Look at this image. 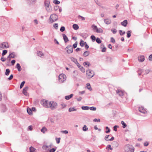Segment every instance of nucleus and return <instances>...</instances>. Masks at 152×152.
<instances>
[{"mask_svg":"<svg viewBox=\"0 0 152 152\" xmlns=\"http://www.w3.org/2000/svg\"><path fill=\"white\" fill-rule=\"evenodd\" d=\"M124 149L125 152H134V147L129 144H126L125 145Z\"/></svg>","mask_w":152,"mask_h":152,"instance_id":"obj_1","label":"nucleus"},{"mask_svg":"<svg viewBox=\"0 0 152 152\" xmlns=\"http://www.w3.org/2000/svg\"><path fill=\"white\" fill-rule=\"evenodd\" d=\"M50 102L45 99H42L41 101V104L43 107L46 108H50Z\"/></svg>","mask_w":152,"mask_h":152,"instance_id":"obj_2","label":"nucleus"},{"mask_svg":"<svg viewBox=\"0 0 152 152\" xmlns=\"http://www.w3.org/2000/svg\"><path fill=\"white\" fill-rule=\"evenodd\" d=\"M86 75L88 78H91L94 76V73L93 70L88 69L86 71Z\"/></svg>","mask_w":152,"mask_h":152,"instance_id":"obj_3","label":"nucleus"},{"mask_svg":"<svg viewBox=\"0 0 152 152\" xmlns=\"http://www.w3.org/2000/svg\"><path fill=\"white\" fill-rule=\"evenodd\" d=\"M58 16L55 14H53L51 15L50 17V21L51 23L56 21L57 20Z\"/></svg>","mask_w":152,"mask_h":152,"instance_id":"obj_4","label":"nucleus"},{"mask_svg":"<svg viewBox=\"0 0 152 152\" xmlns=\"http://www.w3.org/2000/svg\"><path fill=\"white\" fill-rule=\"evenodd\" d=\"M66 76L64 74H60L58 78L59 81L61 83H63L66 80Z\"/></svg>","mask_w":152,"mask_h":152,"instance_id":"obj_5","label":"nucleus"},{"mask_svg":"<svg viewBox=\"0 0 152 152\" xmlns=\"http://www.w3.org/2000/svg\"><path fill=\"white\" fill-rule=\"evenodd\" d=\"M44 4L45 6V7L46 10L48 12H50L51 11L50 9V2L48 1H47L46 0H45L44 2Z\"/></svg>","mask_w":152,"mask_h":152,"instance_id":"obj_6","label":"nucleus"},{"mask_svg":"<svg viewBox=\"0 0 152 152\" xmlns=\"http://www.w3.org/2000/svg\"><path fill=\"white\" fill-rule=\"evenodd\" d=\"M50 108L51 110H54L56 109L57 106V103L53 101H51L50 103Z\"/></svg>","mask_w":152,"mask_h":152,"instance_id":"obj_7","label":"nucleus"},{"mask_svg":"<svg viewBox=\"0 0 152 152\" xmlns=\"http://www.w3.org/2000/svg\"><path fill=\"white\" fill-rule=\"evenodd\" d=\"M67 53H72L73 52V48L72 45H68L65 48Z\"/></svg>","mask_w":152,"mask_h":152,"instance_id":"obj_8","label":"nucleus"},{"mask_svg":"<svg viewBox=\"0 0 152 152\" xmlns=\"http://www.w3.org/2000/svg\"><path fill=\"white\" fill-rule=\"evenodd\" d=\"M116 92L117 94L122 98H123V96L126 94L124 91L120 90H117L116 91Z\"/></svg>","mask_w":152,"mask_h":152,"instance_id":"obj_9","label":"nucleus"},{"mask_svg":"<svg viewBox=\"0 0 152 152\" xmlns=\"http://www.w3.org/2000/svg\"><path fill=\"white\" fill-rule=\"evenodd\" d=\"M0 48H8L9 47V45L7 42H4L1 44V46L0 45Z\"/></svg>","mask_w":152,"mask_h":152,"instance_id":"obj_10","label":"nucleus"},{"mask_svg":"<svg viewBox=\"0 0 152 152\" xmlns=\"http://www.w3.org/2000/svg\"><path fill=\"white\" fill-rule=\"evenodd\" d=\"M1 110L2 113H4L7 110V109L5 105L2 104L1 106Z\"/></svg>","mask_w":152,"mask_h":152,"instance_id":"obj_11","label":"nucleus"},{"mask_svg":"<svg viewBox=\"0 0 152 152\" xmlns=\"http://www.w3.org/2000/svg\"><path fill=\"white\" fill-rule=\"evenodd\" d=\"M28 86H26L23 89V94L26 96H27L28 95V94L27 92L28 90Z\"/></svg>","mask_w":152,"mask_h":152,"instance_id":"obj_12","label":"nucleus"},{"mask_svg":"<svg viewBox=\"0 0 152 152\" xmlns=\"http://www.w3.org/2000/svg\"><path fill=\"white\" fill-rule=\"evenodd\" d=\"M139 110L140 112L144 114L146 112V111L144 108L142 107H139Z\"/></svg>","mask_w":152,"mask_h":152,"instance_id":"obj_13","label":"nucleus"},{"mask_svg":"<svg viewBox=\"0 0 152 152\" xmlns=\"http://www.w3.org/2000/svg\"><path fill=\"white\" fill-rule=\"evenodd\" d=\"M138 60L140 62H143L145 60V57L143 55L140 56L138 57Z\"/></svg>","mask_w":152,"mask_h":152,"instance_id":"obj_14","label":"nucleus"},{"mask_svg":"<svg viewBox=\"0 0 152 152\" xmlns=\"http://www.w3.org/2000/svg\"><path fill=\"white\" fill-rule=\"evenodd\" d=\"M104 23L106 24H110L111 23L110 19L108 18L104 19Z\"/></svg>","mask_w":152,"mask_h":152,"instance_id":"obj_15","label":"nucleus"},{"mask_svg":"<svg viewBox=\"0 0 152 152\" xmlns=\"http://www.w3.org/2000/svg\"><path fill=\"white\" fill-rule=\"evenodd\" d=\"M62 36L63 37V39L64 40V42L65 43H66L68 42L69 40L68 38V37L66 36V35L65 34H63Z\"/></svg>","mask_w":152,"mask_h":152,"instance_id":"obj_16","label":"nucleus"},{"mask_svg":"<svg viewBox=\"0 0 152 152\" xmlns=\"http://www.w3.org/2000/svg\"><path fill=\"white\" fill-rule=\"evenodd\" d=\"M15 55L14 54V53L12 52L11 53L9 54V56L7 57V59L9 58H14L15 57Z\"/></svg>","mask_w":152,"mask_h":152,"instance_id":"obj_17","label":"nucleus"},{"mask_svg":"<svg viewBox=\"0 0 152 152\" xmlns=\"http://www.w3.org/2000/svg\"><path fill=\"white\" fill-rule=\"evenodd\" d=\"M121 24L122 26L126 27L127 24V21L126 20H124L123 22H121Z\"/></svg>","mask_w":152,"mask_h":152,"instance_id":"obj_18","label":"nucleus"},{"mask_svg":"<svg viewBox=\"0 0 152 152\" xmlns=\"http://www.w3.org/2000/svg\"><path fill=\"white\" fill-rule=\"evenodd\" d=\"M51 145H44L42 146V148L43 149L45 150H47L48 148H51Z\"/></svg>","mask_w":152,"mask_h":152,"instance_id":"obj_19","label":"nucleus"},{"mask_svg":"<svg viewBox=\"0 0 152 152\" xmlns=\"http://www.w3.org/2000/svg\"><path fill=\"white\" fill-rule=\"evenodd\" d=\"M16 68H17L19 71H20L22 70V68L19 63H17L16 64Z\"/></svg>","mask_w":152,"mask_h":152,"instance_id":"obj_20","label":"nucleus"},{"mask_svg":"<svg viewBox=\"0 0 152 152\" xmlns=\"http://www.w3.org/2000/svg\"><path fill=\"white\" fill-rule=\"evenodd\" d=\"M70 58L71 59V60L73 62L75 63L76 64L77 62V59H76L75 58L72 57H70Z\"/></svg>","mask_w":152,"mask_h":152,"instance_id":"obj_21","label":"nucleus"},{"mask_svg":"<svg viewBox=\"0 0 152 152\" xmlns=\"http://www.w3.org/2000/svg\"><path fill=\"white\" fill-rule=\"evenodd\" d=\"M73 95V94H71L69 95L66 96L65 97V98L66 100H69L72 97Z\"/></svg>","mask_w":152,"mask_h":152,"instance_id":"obj_22","label":"nucleus"},{"mask_svg":"<svg viewBox=\"0 0 152 152\" xmlns=\"http://www.w3.org/2000/svg\"><path fill=\"white\" fill-rule=\"evenodd\" d=\"M73 28L75 30H76L78 29L79 26L77 24H75L73 25Z\"/></svg>","mask_w":152,"mask_h":152,"instance_id":"obj_23","label":"nucleus"},{"mask_svg":"<svg viewBox=\"0 0 152 152\" xmlns=\"http://www.w3.org/2000/svg\"><path fill=\"white\" fill-rule=\"evenodd\" d=\"M89 54V52L88 51H85L83 53V56H84L86 57Z\"/></svg>","mask_w":152,"mask_h":152,"instance_id":"obj_24","label":"nucleus"},{"mask_svg":"<svg viewBox=\"0 0 152 152\" xmlns=\"http://www.w3.org/2000/svg\"><path fill=\"white\" fill-rule=\"evenodd\" d=\"M27 111L29 115H31L32 114V111L30 108H27Z\"/></svg>","mask_w":152,"mask_h":152,"instance_id":"obj_25","label":"nucleus"},{"mask_svg":"<svg viewBox=\"0 0 152 152\" xmlns=\"http://www.w3.org/2000/svg\"><path fill=\"white\" fill-rule=\"evenodd\" d=\"M42 132L45 133V132L47 131V129L45 126L43 127L41 130Z\"/></svg>","mask_w":152,"mask_h":152,"instance_id":"obj_26","label":"nucleus"},{"mask_svg":"<svg viewBox=\"0 0 152 152\" xmlns=\"http://www.w3.org/2000/svg\"><path fill=\"white\" fill-rule=\"evenodd\" d=\"M81 108L83 110H89V107L87 106H83Z\"/></svg>","mask_w":152,"mask_h":152,"instance_id":"obj_27","label":"nucleus"},{"mask_svg":"<svg viewBox=\"0 0 152 152\" xmlns=\"http://www.w3.org/2000/svg\"><path fill=\"white\" fill-rule=\"evenodd\" d=\"M131 31H128L127 32V37L129 38L131 36Z\"/></svg>","mask_w":152,"mask_h":152,"instance_id":"obj_28","label":"nucleus"},{"mask_svg":"<svg viewBox=\"0 0 152 152\" xmlns=\"http://www.w3.org/2000/svg\"><path fill=\"white\" fill-rule=\"evenodd\" d=\"M87 88L89 90L91 91L92 89L89 83H87L86 84Z\"/></svg>","mask_w":152,"mask_h":152,"instance_id":"obj_29","label":"nucleus"},{"mask_svg":"<svg viewBox=\"0 0 152 152\" xmlns=\"http://www.w3.org/2000/svg\"><path fill=\"white\" fill-rule=\"evenodd\" d=\"M10 71L9 69H7L6 70V72H5V75H6L8 76L9 74Z\"/></svg>","mask_w":152,"mask_h":152,"instance_id":"obj_30","label":"nucleus"},{"mask_svg":"<svg viewBox=\"0 0 152 152\" xmlns=\"http://www.w3.org/2000/svg\"><path fill=\"white\" fill-rule=\"evenodd\" d=\"M82 129L83 131H86L88 130V128L86 125H84Z\"/></svg>","mask_w":152,"mask_h":152,"instance_id":"obj_31","label":"nucleus"},{"mask_svg":"<svg viewBox=\"0 0 152 152\" xmlns=\"http://www.w3.org/2000/svg\"><path fill=\"white\" fill-rule=\"evenodd\" d=\"M121 123L123 125V128H124L127 125L126 124H125L124 121H122L121 122Z\"/></svg>","mask_w":152,"mask_h":152,"instance_id":"obj_32","label":"nucleus"},{"mask_svg":"<svg viewBox=\"0 0 152 152\" xmlns=\"http://www.w3.org/2000/svg\"><path fill=\"white\" fill-rule=\"evenodd\" d=\"M96 32L98 33H101L103 32L102 30L100 28H98L97 30L96 31Z\"/></svg>","mask_w":152,"mask_h":152,"instance_id":"obj_33","label":"nucleus"},{"mask_svg":"<svg viewBox=\"0 0 152 152\" xmlns=\"http://www.w3.org/2000/svg\"><path fill=\"white\" fill-rule=\"evenodd\" d=\"M119 32L121 36H122V35H124L125 33V31H122L121 30H119Z\"/></svg>","mask_w":152,"mask_h":152,"instance_id":"obj_34","label":"nucleus"},{"mask_svg":"<svg viewBox=\"0 0 152 152\" xmlns=\"http://www.w3.org/2000/svg\"><path fill=\"white\" fill-rule=\"evenodd\" d=\"M83 65L84 66H86V65H88V66H89L90 65V64L89 62L88 61H86L84 62Z\"/></svg>","mask_w":152,"mask_h":152,"instance_id":"obj_35","label":"nucleus"},{"mask_svg":"<svg viewBox=\"0 0 152 152\" xmlns=\"http://www.w3.org/2000/svg\"><path fill=\"white\" fill-rule=\"evenodd\" d=\"M53 3L56 4H58L60 3V2L58 0H54Z\"/></svg>","mask_w":152,"mask_h":152,"instance_id":"obj_36","label":"nucleus"},{"mask_svg":"<svg viewBox=\"0 0 152 152\" xmlns=\"http://www.w3.org/2000/svg\"><path fill=\"white\" fill-rule=\"evenodd\" d=\"M37 54L38 56L40 57H41L43 55L42 53L40 51H38Z\"/></svg>","mask_w":152,"mask_h":152,"instance_id":"obj_37","label":"nucleus"},{"mask_svg":"<svg viewBox=\"0 0 152 152\" xmlns=\"http://www.w3.org/2000/svg\"><path fill=\"white\" fill-rule=\"evenodd\" d=\"M76 110V109H75L73 107L72 108H70L69 109V112H71L72 111H75Z\"/></svg>","mask_w":152,"mask_h":152,"instance_id":"obj_38","label":"nucleus"},{"mask_svg":"<svg viewBox=\"0 0 152 152\" xmlns=\"http://www.w3.org/2000/svg\"><path fill=\"white\" fill-rule=\"evenodd\" d=\"M83 42L84 41H83L82 40H81L80 45L82 47H83L84 46V45H85V42Z\"/></svg>","mask_w":152,"mask_h":152,"instance_id":"obj_39","label":"nucleus"},{"mask_svg":"<svg viewBox=\"0 0 152 152\" xmlns=\"http://www.w3.org/2000/svg\"><path fill=\"white\" fill-rule=\"evenodd\" d=\"M29 149L30 152H34L35 149L34 148L32 147H30Z\"/></svg>","mask_w":152,"mask_h":152,"instance_id":"obj_40","label":"nucleus"},{"mask_svg":"<svg viewBox=\"0 0 152 152\" xmlns=\"http://www.w3.org/2000/svg\"><path fill=\"white\" fill-rule=\"evenodd\" d=\"M105 129L107 130H106L105 131V132L106 133H108L110 132V129L108 127V126H106L105 127Z\"/></svg>","mask_w":152,"mask_h":152,"instance_id":"obj_41","label":"nucleus"},{"mask_svg":"<svg viewBox=\"0 0 152 152\" xmlns=\"http://www.w3.org/2000/svg\"><path fill=\"white\" fill-rule=\"evenodd\" d=\"M56 147L50 149L49 151V152H54L56 150Z\"/></svg>","mask_w":152,"mask_h":152,"instance_id":"obj_42","label":"nucleus"},{"mask_svg":"<svg viewBox=\"0 0 152 152\" xmlns=\"http://www.w3.org/2000/svg\"><path fill=\"white\" fill-rule=\"evenodd\" d=\"M96 41L98 44H99V43H101V41L100 39L99 38H97L96 39Z\"/></svg>","mask_w":152,"mask_h":152,"instance_id":"obj_43","label":"nucleus"},{"mask_svg":"<svg viewBox=\"0 0 152 152\" xmlns=\"http://www.w3.org/2000/svg\"><path fill=\"white\" fill-rule=\"evenodd\" d=\"M25 82L23 81L21 83L20 86V88L21 89L23 86L24 84H25Z\"/></svg>","mask_w":152,"mask_h":152,"instance_id":"obj_44","label":"nucleus"},{"mask_svg":"<svg viewBox=\"0 0 152 152\" xmlns=\"http://www.w3.org/2000/svg\"><path fill=\"white\" fill-rule=\"evenodd\" d=\"M7 50H4L3 51V52L2 53V56H4L7 53Z\"/></svg>","mask_w":152,"mask_h":152,"instance_id":"obj_45","label":"nucleus"},{"mask_svg":"<svg viewBox=\"0 0 152 152\" xmlns=\"http://www.w3.org/2000/svg\"><path fill=\"white\" fill-rule=\"evenodd\" d=\"M89 109H90L91 110H94L95 111L96 110V107H89Z\"/></svg>","mask_w":152,"mask_h":152,"instance_id":"obj_46","label":"nucleus"},{"mask_svg":"<svg viewBox=\"0 0 152 152\" xmlns=\"http://www.w3.org/2000/svg\"><path fill=\"white\" fill-rule=\"evenodd\" d=\"M77 45V41L73 45V47L74 48H76Z\"/></svg>","mask_w":152,"mask_h":152,"instance_id":"obj_47","label":"nucleus"},{"mask_svg":"<svg viewBox=\"0 0 152 152\" xmlns=\"http://www.w3.org/2000/svg\"><path fill=\"white\" fill-rule=\"evenodd\" d=\"M91 39H92L93 42H94L95 41L96 39V37L94 35H92L91 37Z\"/></svg>","mask_w":152,"mask_h":152,"instance_id":"obj_48","label":"nucleus"},{"mask_svg":"<svg viewBox=\"0 0 152 152\" xmlns=\"http://www.w3.org/2000/svg\"><path fill=\"white\" fill-rule=\"evenodd\" d=\"M112 32L114 34H115L116 33L117 30L115 28H113L111 30Z\"/></svg>","mask_w":152,"mask_h":152,"instance_id":"obj_49","label":"nucleus"},{"mask_svg":"<svg viewBox=\"0 0 152 152\" xmlns=\"http://www.w3.org/2000/svg\"><path fill=\"white\" fill-rule=\"evenodd\" d=\"M79 69L82 72H85V69L83 66H81Z\"/></svg>","mask_w":152,"mask_h":152,"instance_id":"obj_50","label":"nucleus"},{"mask_svg":"<svg viewBox=\"0 0 152 152\" xmlns=\"http://www.w3.org/2000/svg\"><path fill=\"white\" fill-rule=\"evenodd\" d=\"M65 30V27L64 26H62L61 27L60 30L61 32H63Z\"/></svg>","mask_w":152,"mask_h":152,"instance_id":"obj_51","label":"nucleus"},{"mask_svg":"<svg viewBox=\"0 0 152 152\" xmlns=\"http://www.w3.org/2000/svg\"><path fill=\"white\" fill-rule=\"evenodd\" d=\"M92 27L94 30H96V31L97 30V29H98L97 26L94 25H92Z\"/></svg>","mask_w":152,"mask_h":152,"instance_id":"obj_52","label":"nucleus"},{"mask_svg":"<svg viewBox=\"0 0 152 152\" xmlns=\"http://www.w3.org/2000/svg\"><path fill=\"white\" fill-rule=\"evenodd\" d=\"M110 41L113 43H114L115 42V40L113 37H112L110 38Z\"/></svg>","mask_w":152,"mask_h":152,"instance_id":"obj_53","label":"nucleus"},{"mask_svg":"<svg viewBox=\"0 0 152 152\" xmlns=\"http://www.w3.org/2000/svg\"><path fill=\"white\" fill-rule=\"evenodd\" d=\"M53 26L56 29H57L58 28V26L57 23H55L53 25Z\"/></svg>","mask_w":152,"mask_h":152,"instance_id":"obj_54","label":"nucleus"},{"mask_svg":"<svg viewBox=\"0 0 152 152\" xmlns=\"http://www.w3.org/2000/svg\"><path fill=\"white\" fill-rule=\"evenodd\" d=\"M60 139H61L60 138H56V143L57 144H58V143H60Z\"/></svg>","mask_w":152,"mask_h":152,"instance_id":"obj_55","label":"nucleus"},{"mask_svg":"<svg viewBox=\"0 0 152 152\" xmlns=\"http://www.w3.org/2000/svg\"><path fill=\"white\" fill-rule=\"evenodd\" d=\"M85 47L86 49H88L89 48V46L86 43V42H85Z\"/></svg>","mask_w":152,"mask_h":152,"instance_id":"obj_56","label":"nucleus"},{"mask_svg":"<svg viewBox=\"0 0 152 152\" xmlns=\"http://www.w3.org/2000/svg\"><path fill=\"white\" fill-rule=\"evenodd\" d=\"M6 59L4 58V57L3 56H2L1 57V60L3 62H4L5 61Z\"/></svg>","mask_w":152,"mask_h":152,"instance_id":"obj_57","label":"nucleus"},{"mask_svg":"<svg viewBox=\"0 0 152 152\" xmlns=\"http://www.w3.org/2000/svg\"><path fill=\"white\" fill-rule=\"evenodd\" d=\"M150 69H147L145 71V73L146 74H148L150 72Z\"/></svg>","mask_w":152,"mask_h":152,"instance_id":"obj_58","label":"nucleus"},{"mask_svg":"<svg viewBox=\"0 0 152 152\" xmlns=\"http://www.w3.org/2000/svg\"><path fill=\"white\" fill-rule=\"evenodd\" d=\"M109 135H106L105 136V137H104V139H105V140H106V141H109V139H107V138L109 137Z\"/></svg>","mask_w":152,"mask_h":152,"instance_id":"obj_59","label":"nucleus"},{"mask_svg":"<svg viewBox=\"0 0 152 152\" xmlns=\"http://www.w3.org/2000/svg\"><path fill=\"white\" fill-rule=\"evenodd\" d=\"M93 121L94 122H100V120L99 119L95 118L93 120Z\"/></svg>","mask_w":152,"mask_h":152,"instance_id":"obj_60","label":"nucleus"},{"mask_svg":"<svg viewBox=\"0 0 152 152\" xmlns=\"http://www.w3.org/2000/svg\"><path fill=\"white\" fill-rule=\"evenodd\" d=\"M149 145V143L148 142H145L144 143V145L145 146H148Z\"/></svg>","mask_w":152,"mask_h":152,"instance_id":"obj_61","label":"nucleus"},{"mask_svg":"<svg viewBox=\"0 0 152 152\" xmlns=\"http://www.w3.org/2000/svg\"><path fill=\"white\" fill-rule=\"evenodd\" d=\"M75 64L79 68H80V67L82 66L78 62V61Z\"/></svg>","mask_w":152,"mask_h":152,"instance_id":"obj_62","label":"nucleus"},{"mask_svg":"<svg viewBox=\"0 0 152 152\" xmlns=\"http://www.w3.org/2000/svg\"><path fill=\"white\" fill-rule=\"evenodd\" d=\"M107 148H108L109 149H110V150H112L113 149V148L111 147V145H107V146L106 148L107 149Z\"/></svg>","mask_w":152,"mask_h":152,"instance_id":"obj_63","label":"nucleus"},{"mask_svg":"<svg viewBox=\"0 0 152 152\" xmlns=\"http://www.w3.org/2000/svg\"><path fill=\"white\" fill-rule=\"evenodd\" d=\"M148 59L149 61H152V54L150 55L148 57Z\"/></svg>","mask_w":152,"mask_h":152,"instance_id":"obj_64","label":"nucleus"}]
</instances>
